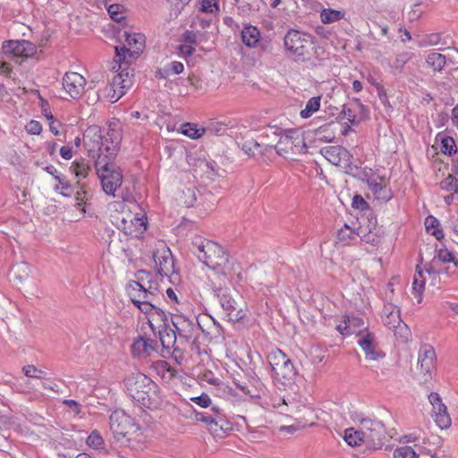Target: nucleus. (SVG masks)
<instances>
[{
    "mask_svg": "<svg viewBox=\"0 0 458 458\" xmlns=\"http://www.w3.org/2000/svg\"><path fill=\"white\" fill-rule=\"evenodd\" d=\"M191 245L199 261L208 267L216 270L223 276L230 273L229 255L216 242L197 236Z\"/></svg>",
    "mask_w": 458,
    "mask_h": 458,
    "instance_id": "7ed1b4c3",
    "label": "nucleus"
},
{
    "mask_svg": "<svg viewBox=\"0 0 458 458\" xmlns=\"http://www.w3.org/2000/svg\"><path fill=\"white\" fill-rule=\"evenodd\" d=\"M410 60L409 53H402L396 55L394 61V67L399 71L403 69L405 64Z\"/></svg>",
    "mask_w": 458,
    "mask_h": 458,
    "instance_id": "338daca9",
    "label": "nucleus"
},
{
    "mask_svg": "<svg viewBox=\"0 0 458 458\" xmlns=\"http://www.w3.org/2000/svg\"><path fill=\"white\" fill-rule=\"evenodd\" d=\"M13 423V416L8 408L0 409V430L7 428Z\"/></svg>",
    "mask_w": 458,
    "mask_h": 458,
    "instance_id": "5fc2aeb1",
    "label": "nucleus"
},
{
    "mask_svg": "<svg viewBox=\"0 0 458 458\" xmlns=\"http://www.w3.org/2000/svg\"><path fill=\"white\" fill-rule=\"evenodd\" d=\"M114 131V134L113 139L120 141V138L118 132L114 129H109L106 136H103L101 133V130L98 127L89 128L85 134L84 140V147L89 153V157L94 159L95 161L98 157H104L106 153L105 148L106 145L112 146L111 137L108 134L109 132Z\"/></svg>",
    "mask_w": 458,
    "mask_h": 458,
    "instance_id": "0eeeda50",
    "label": "nucleus"
},
{
    "mask_svg": "<svg viewBox=\"0 0 458 458\" xmlns=\"http://www.w3.org/2000/svg\"><path fill=\"white\" fill-rule=\"evenodd\" d=\"M157 273L161 276L171 277L174 274V260L169 249H163L153 253Z\"/></svg>",
    "mask_w": 458,
    "mask_h": 458,
    "instance_id": "a211bd4d",
    "label": "nucleus"
},
{
    "mask_svg": "<svg viewBox=\"0 0 458 458\" xmlns=\"http://www.w3.org/2000/svg\"><path fill=\"white\" fill-rule=\"evenodd\" d=\"M441 41V35L439 33H431L427 35L424 38L419 41L418 46L425 47L428 46H435Z\"/></svg>",
    "mask_w": 458,
    "mask_h": 458,
    "instance_id": "3c124183",
    "label": "nucleus"
},
{
    "mask_svg": "<svg viewBox=\"0 0 458 458\" xmlns=\"http://www.w3.org/2000/svg\"><path fill=\"white\" fill-rule=\"evenodd\" d=\"M76 186L80 188V191L76 192L75 199H76V207L78 209H81L84 211L83 205L88 200V192L84 189V184L76 182Z\"/></svg>",
    "mask_w": 458,
    "mask_h": 458,
    "instance_id": "8fccbe9b",
    "label": "nucleus"
},
{
    "mask_svg": "<svg viewBox=\"0 0 458 458\" xmlns=\"http://www.w3.org/2000/svg\"><path fill=\"white\" fill-rule=\"evenodd\" d=\"M204 132V129L197 128V125L191 123H184L181 125V133L191 139H199Z\"/></svg>",
    "mask_w": 458,
    "mask_h": 458,
    "instance_id": "58836bf2",
    "label": "nucleus"
},
{
    "mask_svg": "<svg viewBox=\"0 0 458 458\" xmlns=\"http://www.w3.org/2000/svg\"><path fill=\"white\" fill-rule=\"evenodd\" d=\"M439 184L442 190L458 193V179L452 174L443 179Z\"/></svg>",
    "mask_w": 458,
    "mask_h": 458,
    "instance_id": "c03bdc74",
    "label": "nucleus"
},
{
    "mask_svg": "<svg viewBox=\"0 0 458 458\" xmlns=\"http://www.w3.org/2000/svg\"><path fill=\"white\" fill-rule=\"evenodd\" d=\"M454 253L449 251L446 248H443L437 250V254L435 257L437 258L443 263H451L454 261Z\"/></svg>",
    "mask_w": 458,
    "mask_h": 458,
    "instance_id": "69168bd1",
    "label": "nucleus"
},
{
    "mask_svg": "<svg viewBox=\"0 0 458 458\" xmlns=\"http://www.w3.org/2000/svg\"><path fill=\"white\" fill-rule=\"evenodd\" d=\"M320 153L332 165H336L340 168L342 167L343 165L344 166L347 165L346 162L351 154V152L347 148L339 145L322 148Z\"/></svg>",
    "mask_w": 458,
    "mask_h": 458,
    "instance_id": "6ab92c4d",
    "label": "nucleus"
},
{
    "mask_svg": "<svg viewBox=\"0 0 458 458\" xmlns=\"http://www.w3.org/2000/svg\"><path fill=\"white\" fill-rule=\"evenodd\" d=\"M114 50L115 55L117 57L116 62L119 63V68L121 69V72L116 75H121V79L124 80L125 87H131L133 83L132 70L129 71L128 68L122 69V64L127 65L130 62L127 60V58L134 57V55L138 54V51H131V49L127 48L126 46L115 47Z\"/></svg>",
    "mask_w": 458,
    "mask_h": 458,
    "instance_id": "f3484780",
    "label": "nucleus"
},
{
    "mask_svg": "<svg viewBox=\"0 0 458 458\" xmlns=\"http://www.w3.org/2000/svg\"><path fill=\"white\" fill-rule=\"evenodd\" d=\"M2 51L7 59L15 60L16 63H19L18 58L24 60L35 56L37 60H39L42 55V51L38 52L35 44L24 39L4 41Z\"/></svg>",
    "mask_w": 458,
    "mask_h": 458,
    "instance_id": "6e6552de",
    "label": "nucleus"
},
{
    "mask_svg": "<svg viewBox=\"0 0 458 458\" xmlns=\"http://www.w3.org/2000/svg\"><path fill=\"white\" fill-rule=\"evenodd\" d=\"M267 360L275 380L284 386H290L294 384L297 370L284 352L280 349L271 351L267 355Z\"/></svg>",
    "mask_w": 458,
    "mask_h": 458,
    "instance_id": "39448f33",
    "label": "nucleus"
},
{
    "mask_svg": "<svg viewBox=\"0 0 458 458\" xmlns=\"http://www.w3.org/2000/svg\"><path fill=\"white\" fill-rule=\"evenodd\" d=\"M420 365V373L422 374L424 382L431 378L432 370L435 368V361L430 360H418Z\"/></svg>",
    "mask_w": 458,
    "mask_h": 458,
    "instance_id": "49530a36",
    "label": "nucleus"
},
{
    "mask_svg": "<svg viewBox=\"0 0 458 458\" xmlns=\"http://www.w3.org/2000/svg\"><path fill=\"white\" fill-rule=\"evenodd\" d=\"M260 36L259 30L251 24H245L241 32L242 43L250 48L257 47Z\"/></svg>",
    "mask_w": 458,
    "mask_h": 458,
    "instance_id": "b1692460",
    "label": "nucleus"
},
{
    "mask_svg": "<svg viewBox=\"0 0 458 458\" xmlns=\"http://www.w3.org/2000/svg\"><path fill=\"white\" fill-rule=\"evenodd\" d=\"M357 233L354 229L351 228L347 224L338 230L337 232V239L343 244L347 245L351 241L355 239Z\"/></svg>",
    "mask_w": 458,
    "mask_h": 458,
    "instance_id": "e433bc0d",
    "label": "nucleus"
},
{
    "mask_svg": "<svg viewBox=\"0 0 458 458\" xmlns=\"http://www.w3.org/2000/svg\"><path fill=\"white\" fill-rule=\"evenodd\" d=\"M417 269H419V266H417ZM425 287V278L423 276L421 270H416V274L414 276L413 283H412V291L413 294L416 298H418V302H421L422 301V293Z\"/></svg>",
    "mask_w": 458,
    "mask_h": 458,
    "instance_id": "473e14b6",
    "label": "nucleus"
},
{
    "mask_svg": "<svg viewBox=\"0 0 458 458\" xmlns=\"http://www.w3.org/2000/svg\"><path fill=\"white\" fill-rule=\"evenodd\" d=\"M136 280H131L128 283L127 285H130V287H140L141 289H144V286L151 283V281L154 279L153 275L150 271L147 270H138L135 273Z\"/></svg>",
    "mask_w": 458,
    "mask_h": 458,
    "instance_id": "c756f323",
    "label": "nucleus"
},
{
    "mask_svg": "<svg viewBox=\"0 0 458 458\" xmlns=\"http://www.w3.org/2000/svg\"><path fill=\"white\" fill-rule=\"evenodd\" d=\"M369 190L377 199L384 202H387L393 197L391 190L388 189L386 185L377 182V181L374 183H370Z\"/></svg>",
    "mask_w": 458,
    "mask_h": 458,
    "instance_id": "bb28decb",
    "label": "nucleus"
},
{
    "mask_svg": "<svg viewBox=\"0 0 458 458\" xmlns=\"http://www.w3.org/2000/svg\"><path fill=\"white\" fill-rule=\"evenodd\" d=\"M394 458H418V454L409 445L397 447L394 451Z\"/></svg>",
    "mask_w": 458,
    "mask_h": 458,
    "instance_id": "de8ad7c7",
    "label": "nucleus"
},
{
    "mask_svg": "<svg viewBox=\"0 0 458 458\" xmlns=\"http://www.w3.org/2000/svg\"><path fill=\"white\" fill-rule=\"evenodd\" d=\"M439 225V221L433 216H428L425 219L427 232L435 236L438 241L444 238L443 230L438 228Z\"/></svg>",
    "mask_w": 458,
    "mask_h": 458,
    "instance_id": "7c9ffc66",
    "label": "nucleus"
},
{
    "mask_svg": "<svg viewBox=\"0 0 458 458\" xmlns=\"http://www.w3.org/2000/svg\"><path fill=\"white\" fill-rule=\"evenodd\" d=\"M123 6L121 4H111L107 8V12L110 15V18L118 23H125L126 18L123 15Z\"/></svg>",
    "mask_w": 458,
    "mask_h": 458,
    "instance_id": "37998d69",
    "label": "nucleus"
},
{
    "mask_svg": "<svg viewBox=\"0 0 458 458\" xmlns=\"http://www.w3.org/2000/svg\"><path fill=\"white\" fill-rule=\"evenodd\" d=\"M256 48H259L264 53H272L274 50V44L271 37L268 35H261Z\"/></svg>",
    "mask_w": 458,
    "mask_h": 458,
    "instance_id": "09e8293b",
    "label": "nucleus"
},
{
    "mask_svg": "<svg viewBox=\"0 0 458 458\" xmlns=\"http://www.w3.org/2000/svg\"><path fill=\"white\" fill-rule=\"evenodd\" d=\"M247 382H241L234 378L233 383L237 389L252 398H260L265 393V385L261 381L255 368L247 367L242 369Z\"/></svg>",
    "mask_w": 458,
    "mask_h": 458,
    "instance_id": "f8f14e48",
    "label": "nucleus"
},
{
    "mask_svg": "<svg viewBox=\"0 0 458 458\" xmlns=\"http://www.w3.org/2000/svg\"><path fill=\"white\" fill-rule=\"evenodd\" d=\"M159 305L160 300H155L154 301H136V303L134 304V306L145 314H157L160 317L166 318L165 312Z\"/></svg>",
    "mask_w": 458,
    "mask_h": 458,
    "instance_id": "393cba45",
    "label": "nucleus"
},
{
    "mask_svg": "<svg viewBox=\"0 0 458 458\" xmlns=\"http://www.w3.org/2000/svg\"><path fill=\"white\" fill-rule=\"evenodd\" d=\"M212 289L228 320L237 322L245 317V311L242 308H238L236 301L232 296L230 288L214 284Z\"/></svg>",
    "mask_w": 458,
    "mask_h": 458,
    "instance_id": "9b49d317",
    "label": "nucleus"
},
{
    "mask_svg": "<svg viewBox=\"0 0 458 458\" xmlns=\"http://www.w3.org/2000/svg\"><path fill=\"white\" fill-rule=\"evenodd\" d=\"M352 207L355 209H360L361 211L369 209V203L362 198L361 195L359 194L354 195L352 202Z\"/></svg>",
    "mask_w": 458,
    "mask_h": 458,
    "instance_id": "e2e57ef3",
    "label": "nucleus"
},
{
    "mask_svg": "<svg viewBox=\"0 0 458 458\" xmlns=\"http://www.w3.org/2000/svg\"><path fill=\"white\" fill-rule=\"evenodd\" d=\"M128 394L141 407L157 408L159 404L157 385L142 373H132L124 379Z\"/></svg>",
    "mask_w": 458,
    "mask_h": 458,
    "instance_id": "f03ea898",
    "label": "nucleus"
},
{
    "mask_svg": "<svg viewBox=\"0 0 458 458\" xmlns=\"http://www.w3.org/2000/svg\"><path fill=\"white\" fill-rule=\"evenodd\" d=\"M195 420L198 421H201L206 423L207 425L212 426H217V418L214 417V415L210 414L209 412H199L195 411Z\"/></svg>",
    "mask_w": 458,
    "mask_h": 458,
    "instance_id": "6e6d98bb",
    "label": "nucleus"
},
{
    "mask_svg": "<svg viewBox=\"0 0 458 458\" xmlns=\"http://www.w3.org/2000/svg\"><path fill=\"white\" fill-rule=\"evenodd\" d=\"M159 284L156 279H153L151 283L145 285L144 288L148 291V293L154 295V297L157 300H162L164 295L159 292Z\"/></svg>",
    "mask_w": 458,
    "mask_h": 458,
    "instance_id": "680f3d73",
    "label": "nucleus"
},
{
    "mask_svg": "<svg viewBox=\"0 0 458 458\" xmlns=\"http://www.w3.org/2000/svg\"><path fill=\"white\" fill-rule=\"evenodd\" d=\"M440 147L442 153L448 156H452L457 151L454 140L447 135H443L440 137Z\"/></svg>",
    "mask_w": 458,
    "mask_h": 458,
    "instance_id": "4c0bfd02",
    "label": "nucleus"
},
{
    "mask_svg": "<svg viewBox=\"0 0 458 458\" xmlns=\"http://www.w3.org/2000/svg\"><path fill=\"white\" fill-rule=\"evenodd\" d=\"M353 158V156L352 154L351 153L350 154V157L347 160V165L344 166V165H342L341 169L347 174L354 177V178H357L359 174H358V171L360 169V166L357 165H354L352 160Z\"/></svg>",
    "mask_w": 458,
    "mask_h": 458,
    "instance_id": "052dcab7",
    "label": "nucleus"
},
{
    "mask_svg": "<svg viewBox=\"0 0 458 458\" xmlns=\"http://www.w3.org/2000/svg\"><path fill=\"white\" fill-rule=\"evenodd\" d=\"M126 291L128 293V295L130 296L131 301L135 304L136 301H154L157 300L154 295H151L148 293V291L144 288L141 289L140 287H130V285H127Z\"/></svg>",
    "mask_w": 458,
    "mask_h": 458,
    "instance_id": "a878e982",
    "label": "nucleus"
},
{
    "mask_svg": "<svg viewBox=\"0 0 458 458\" xmlns=\"http://www.w3.org/2000/svg\"><path fill=\"white\" fill-rule=\"evenodd\" d=\"M25 129L29 134L38 135L42 131V125L39 122L31 120L25 126Z\"/></svg>",
    "mask_w": 458,
    "mask_h": 458,
    "instance_id": "774afa93",
    "label": "nucleus"
},
{
    "mask_svg": "<svg viewBox=\"0 0 458 458\" xmlns=\"http://www.w3.org/2000/svg\"><path fill=\"white\" fill-rule=\"evenodd\" d=\"M321 97H313L309 99L304 109L300 113L301 118H309L320 107Z\"/></svg>",
    "mask_w": 458,
    "mask_h": 458,
    "instance_id": "c9c22d12",
    "label": "nucleus"
},
{
    "mask_svg": "<svg viewBox=\"0 0 458 458\" xmlns=\"http://www.w3.org/2000/svg\"><path fill=\"white\" fill-rule=\"evenodd\" d=\"M426 63L434 72H441L446 64V57L440 53L433 52L428 55Z\"/></svg>",
    "mask_w": 458,
    "mask_h": 458,
    "instance_id": "c85d7f7f",
    "label": "nucleus"
},
{
    "mask_svg": "<svg viewBox=\"0 0 458 458\" xmlns=\"http://www.w3.org/2000/svg\"><path fill=\"white\" fill-rule=\"evenodd\" d=\"M191 401L202 408H208L211 405L212 402L208 394H201L199 396L191 398Z\"/></svg>",
    "mask_w": 458,
    "mask_h": 458,
    "instance_id": "0e129e2a",
    "label": "nucleus"
},
{
    "mask_svg": "<svg viewBox=\"0 0 458 458\" xmlns=\"http://www.w3.org/2000/svg\"><path fill=\"white\" fill-rule=\"evenodd\" d=\"M111 137L112 146L106 145L105 148L106 154L104 157H98L95 161V167L98 176L100 179L103 191L112 196H115L114 192L123 182V173L121 168L116 165L114 161L119 150L120 142L115 138L113 139L114 131L108 133Z\"/></svg>",
    "mask_w": 458,
    "mask_h": 458,
    "instance_id": "f257e3e1",
    "label": "nucleus"
},
{
    "mask_svg": "<svg viewBox=\"0 0 458 458\" xmlns=\"http://www.w3.org/2000/svg\"><path fill=\"white\" fill-rule=\"evenodd\" d=\"M360 428L361 435L365 437V444L369 449L382 448L386 438V429L382 421L370 418L369 420L362 421Z\"/></svg>",
    "mask_w": 458,
    "mask_h": 458,
    "instance_id": "9d476101",
    "label": "nucleus"
},
{
    "mask_svg": "<svg viewBox=\"0 0 458 458\" xmlns=\"http://www.w3.org/2000/svg\"><path fill=\"white\" fill-rule=\"evenodd\" d=\"M428 400L432 405V417H434L436 424L442 429L449 428L451 418L446 406L442 403L440 395L432 392L428 394Z\"/></svg>",
    "mask_w": 458,
    "mask_h": 458,
    "instance_id": "4468645a",
    "label": "nucleus"
},
{
    "mask_svg": "<svg viewBox=\"0 0 458 458\" xmlns=\"http://www.w3.org/2000/svg\"><path fill=\"white\" fill-rule=\"evenodd\" d=\"M344 15L345 13L344 11L328 8L324 9L320 13V19L324 24H329L344 19Z\"/></svg>",
    "mask_w": 458,
    "mask_h": 458,
    "instance_id": "72a5a7b5",
    "label": "nucleus"
},
{
    "mask_svg": "<svg viewBox=\"0 0 458 458\" xmlns=\"http://www.w3.org/2000/svg\"><path fill=\"white\" fill-rule=\"evenodd\" d=\"M437 356L433 347L426 345L422 347L419 353L418 360H430L436 361Z\"/></svg>",
    "mask_w": 458,
    "mask_h": 458,
    "instance_id": "bf43d9fd",
    "label": "nucleus"
},
{
    "mask_svg": "<svg viewBox=\"0 0 458 458\" xmlns=\"http://www.w3.org/2000/svg\"><path fill=\"white\" fill-rule=\"evenodd\" d=\"M29 265L27 263H20L13 266L11 273L15 278L20 281L27 279L29 277Z\"/></svg>",
    "mask_w": 458,
    "mask_h": 458,
    "instance_id": "79ce46f5",
    "label": "nucleus"
},
{
    "mask_svg": "<svg viewBox=\"0 0 458 458\" xmlns=\"http://www.w3.org/2000/svg\"><path fill=\"white\" fill-rule=\"evenodd\" d=\"M121 75H114L111 81L109 82L108 97L110 102H117L124 94L126 89L130 87H125L123 79H121Z\"/></svg>",
    "mask_w": 458,
    "mask_h": 458,
    "instance_id": "4be33fe9",
    "label": "nucleus"
},
{
    "mask_svg": "<svg viewBox=\"0 0 458 458\" xmlns=\"http://www.w3.org/2000/svg\"><path fill=\"white\" fill-rule=\"evenodd\" d=\"M85 78L78 72H67L63 77V88L73 99H78L84 92Z\"/></svg>",
    "mask_w": 458,
    "mask_h": 458,
    "instance_id": "dca6fc26",
    "label": "nucleus"
},
{
    "mask_svg": "<svg viewBox=\"0 0 458 458\" xmlns=\"http://www.w3.org/2000/svg\"><path fill=\"white\" fill-rule=\"evenodd\" d=\"M184 204L186 207H193L197 200V189L195 187L187 188L183 191Z\"/></svg>",
    "mask_w": 458,
    "mask_h": 458,
    "instance_id": "864d4df0",
    "label": "nucleus"
},
{
    "mask_svg": "<svg viewBox=\"0 0 458 458\" xmlns=\"http://www.w3.org/2000/svg\"><path fill=\"white\" fill-rule=\"evenodd\" d=\"M358 344L364 351L366 357L369 360H376L379 358L385 357V353L381 351L376 350L375 335L372 333L367 332L360 336L358 340Z\"/></svg>",
    "mask_w": 458,
    "mask_h": 458,
    "instance_id": "aec40b11",
    "label": "nucleus"
},
{
    "mask_svg": "<svg viewBox=\"0 0 458 458\" xmlns=\"http://www.w3.org/2000/svg\"><path fill=\"white\" fill-rule=\"evenodd\" d=\"M103 444L104 440L97 430L92 431L87 438V445L92 448L98 449Z\"/></svg>",
    "mask_w": 458,
    "mask_h": 458,
    "instance_id": "13d9d810",
    "label": "nucleus"
},
{
    "mask_svg": "<svg viewBox=\"0 0 458 458\" xmlns=\"http://www.w3.org/2000/svg\"><path fill=\"white\" fill-rule=\"evenodd\" d=\"M381 318L386 327H398L402 323L401 310L393 303H386L382 309Z\"/></svg>",
    "mask_w": 458,
    "mask_h": 458,
    "instance_id": "412c9836",
    "label": "nucleus"
},
{
    "mask_svg": "<svg viewBox=\"0 0 458 458\" xmlns=\"http://www.w3.org/2000/svg\"><path fill=\"white\" fill-rule=\"evenodd\" d=\"M344 440L351 446H359L361 443L365 444V437L361 435V428L355 429L349 428L344 430Z\"/></svg>",
    "mask_w": 458,
    "mask_h": 458,
    "instance_id": "cd10ccee",
    "label": "nucleus"
},
{
    "mask_svg": "<svg viewBox=\"0 0 458 458\" xmlns=\"http://www.w3.org/2000/svg\"><path fill=\"white\" fill-rule=\"evenodd\" d=\"M71 172L77 178H86L89 174V171L90 170V166L85 161V159H76L72 163L70 167Z\"/></svg>",
    "mask_w": 458,
    "mask_h": 458,
    "instance_id": "2f4dec72",
    "label": "nucleus"
},
{
    "mask_svg": "<svg viewBox=\"0 0 458 458\" xmlns=\"http://www.w3.org/2000/svg\"><path fill=\"white\" fill-rule=\"evenodd\" d=\"M110 430L114 438L122 444H128L132 435L140 430L134 419L123 411H115L109 417Z\"/></svg>",
    "mask_w": 458,
    "mask_h": 458,
    "instance_id": "423d86ee",
    "label": "nucleus"
},
{
    "mask_svg": "<svg viewBox=\"0 0 458 458\" xmlns=\"http://www.w3.org/2000/svg\"><path fill=\"white\" fill-rule=\"evenodd\" d=\"M390 329L394 332V335L397 337H399L402 342H403V343L408 342L409 337L411 335V332H410V329L407 327V325L404 324L403 321H402V323H400V326H398V327L390 328Z\"/></svg>",
    "mask_w": 458,
    "mask_h": 458,
    "instance_id": "603ef678",
    "label": "nucleus"
},
{
    "mask_svg": "<svg viewBox=\"0 0 458 458\" xmlns=\"http://www.w3.org/2000/svg\"><path fill=\"white\" fill-rule=\"evenodd\" d=\"M261 0H235L238 14L242 17L255 16L260 9Z\"/></svg>",
    "mask_w": 458,
    "mask_h": 458,
    "instance_id": "5701e85b",
    "label": "nucleus"
},
{
    "mask_svg": "<svg viewBox=\"0 0 458 458\" xmlns=\"http://www.w3.org/2000/svg\"><path fill=\"white\" fill-rule=\"evenodd\" d=\"M203 13H214L219 10V0H200Z\"/></svg>",
    "mask_w": 458,
    "mask_h": 458,
    "instance_id": "4d7b16f0",
    "label": "nucleus"
},
{
    "mask_svg": "<svg viewBox=\"0 0 458 458\" xmlns=\"http://www.w3.org/2000/svg\"><path fill=\"white\" fill-rule=\"evenodd\" d=\"M147 342L144 340V337H139L137 340H135L131 345V352L133 355L140 356H149L148 350H147Z\"/></svg>",
    "mask_w": 458,
    "mask_h": 458,
    "instance_id": "a18cd8bd",
    "label": "nucleus"
},
{
    "mask_svg": "<svg viewBox=\"0 0 458 458\" xmlns=\"http://www.w3.org/2000/svg\"><path fill=\"white\" fill-rule=\"evenodd\" d=\"M120 38H124L125 42L129 47H136V49L139 51L143 47V40L142 36L140 34H133L131 35L128 31L124 30Z\"/></svg>",
    "mask_w": 458,
    "mask_h": 458,
    "instance_id": "ea45409f",
    "label": "nucleus"
},
{
    "mask_svg": "<svg viewBox=\"0 0 458 458\" xmlns=\"http://www.w3.org/2000/svg\"><path fill=\"white\" fill-rule=\"evenodd\" d=\"M172 324L180 339L184 340L185 343L192 342L193 344L197 341L196 325L193 319H190L182 314H176L172 317Z\"/></svg>",
    "mask_w": 458,
    "mask_h": 458,
    "instance_id": "ddd939ff",
    "label": "nucleus"
},
{
    "mask_svg": "<svg viewBox=\"0 0 458 458\" xmlns=\"http://www.w3.org/2000/svg\"><path fill=\"white\" fill-rule=\"evenodd\" d=\"M176 339L175 331L165 324L163 328L159 330V343L162 346L161 355L163 357L173 355L176 360L178 357H181V351L175 346Z\"/></svg>",
    "mask_w": 458,
    "mask_h": 458,
    "instance_id": "2eb2a0df",
    "label": "nucleus"
},
{
    "mask_svg": "<svg viewBox=\"0 0 458 458\" xmlns=\"http://www.w3.org/2000/svg\"><path fill=\"white\" fill-rule=\"evenodd\" d=\"M21 11V0H8L4 5V12L12 17H17Z\"/></svg>",
    "mask_w": 458,
    "mask_h": 458,
    "instance_id": "a19ab883",
    "label": "nucleus"
},
{
    "mask_svg": "<svg viewBox=\"0 0 458 458\" xmlns=\"http://www.w3.org/2000/svg\"><path fill=\"white\" fill-rule=\"evenodd\" d=\"M262 144L257 141L254 139L246 140L242 145V149L249 156L252 157H256L259 156V153L263 152Z\"/></svg>",
    "mask_w": 458,
    "mask_h": 458,
    "instance_id": "f704fd0d",
    "label": "nucleus"
},
{
    "mask_svg": "<svg viewBox=\"0 0 458 458\" xmlns=\"http://www.w3.org/2000/svg\"><path fill=\"white\" fill-rule=\"evenodd\" d=\"M284 47L288 56L297 62H308L313 57L319 58L314 38L297 30H289L284 38Z\"/></svg>",
    "mask_w": 458,
    "mask_h": 458,
    "instance_id": "20e7f679",
    "label": "nucleus"
},
{
    "mask_svg": "<svg viewBox=\"0 0 458 458\" xmlns=\"http://www.w3.org/2000/svg\"><path fill=\"white\" fill-rule=\"evenodd\" d=\"M275 149L278 156H284L289 151L298 154L306 153L308 147L305 143L303 132L299 129L285 130L284 135L280 137L277 144H276Z\"/></svg>",
    "mask_w": 458,
    "mask_h": 458,
    "instance_id": "1a4fd4ad",
    "label": "nucleus"
}]
</instances>
